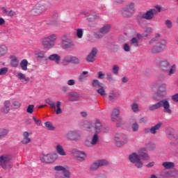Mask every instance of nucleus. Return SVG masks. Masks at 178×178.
Segmentation results:
<instances>
[{"mask_svg":"<svg viewBox=\"0 0 178 178\" xmlns=\"http://www.w3.org/2000/svg\"><path fill=\"white\" fill-rule=\"evenodd\" d=\"M95 134L92 136L91 140L89 139H86L85 140L84 144L88 147V148H92L94 145H97V144H98V141H99V136H98V134L102 131V125L98 119L95 120Z\"/></svg>","mask_w":178,"mask_h":178,"instance_id":"f257e3e1","label":"nucleus"},{"mask_svg":"<svg viewBox=\"0 0 178 178\" xmlns=\"http://www.w3.org/2000/svg\"><path fill=\"white\" fill-rule=\"evenodd\" d=\"M163 108V112L168 113V115H172V109H170V103L168 99H164L159 101V102L150 106L149 107V111H156V109H159V108Z\"/></svg>","mask_w":178,"mask_h":178,"instance_id":"f03ea898","label":"nucleus"},{"mask_svg":"<svg viewBox=\"0 0 178 178\" xmlns=\"http://www.w3.org/2000/svg\"><path fill=\"white\" fill-rule=\"evenodd\" d=\"M58 35L56 34H51L49 36L44 38L42 40V45L46 49H51L56 44Z\"/></svg>","mask_w":178,"mask_h":178,"instance_id":"7ed1b4c3","label":"nucleus"},{"mask_svg":"<svg viewBox=\"0 0 178 178\" xmlns=\"http://www.w3.org/2000/svg\"><path fill=\"white\" fill-rule=\"evenodd\" d=\"M114 140L117 147H123L129 143V136L124 133L119 132L115 135Z\"/></svg>","mask_w":178,"mask_h":178,"instance_id":"20e7f679","label":"nucleus"},{"mask_svg":"<svg viewBox=\"0 0 178 178\" xmlns=\"http://www.w3.org/2000/svg\"><path fill=\"white\" fill-rule=\"evenodd\" d=\"M47 10V5L45 3L41 1L36 3L31 10V15L33 16H40V15H42L44 12Z\"/></svg>","mask_w":178,"mask_h":178,"instance_id":"39448f33","label":"nucleus"},{"mask_svg":"<svg viewBox=\"0 0 178 178\" xmlns=\"http://www.w3.org/2000/svg\"><path fill=\"white\" fill-rule=\"evenodd\" d=\"M166 44H168L166 40L162 39L151 49L150 51L152 54H154V55H158V54L163 52V51L166 49Z\"/></svg>","mask_w":178,"mask_h":178,"instance_id":"423d86ee","label":"nucleus"},{"mask_svg":"<svg viewBox=\"0 0 178 178\" xmlns=\"http://www.w3.org/2000/svg\"><path fill=\"white\" fill-rule=\"evenodd\" d=\"M129 161L131 163H134L138 169H141L144 166V163L141 161V157L136 152L129 154Z\"/></svg>","mask_w":178,"mask_h":178,"instance_id":"0eeeda50","label":"nucleus"},{"mask_svg":"<svg viewBox=\"0 0 178 178\" xmlns=\"http://www.w3.org/2000/svg\"><path fill=\"white\" fill-rule=\"evenodd\" d=\"M156 9H149V10H147L145 13L138 17V23H140L141 20H143V19H145V20H152L155 15H156Z\"/></svg>","mask_w":178,"mask_h":178,"instance_id":"6e6552de","label":"nucleus"},{"mask_svg":"<svg viewBox=\"0 0 178 178\" xmlns=\"http://www.w3.org/2000/svg\"><path fill=\"white\" fill-rule=\"evenodd\" d=\"M44 102L48 104V105H49V106H51L53 109L56 110V115H60V113H63V111L62 110V108H60V105H62V102L60 101H57L55 104V102L49 98H47L44 100Z\"/></svg>","mask_w":178,"mask_h":178,"instance_id":"1a4fd4ad","label":"nucleus"},{"mask_svg":"<svg viewBox=\"0 0 178 178\" xmlns=\"http://www.w3.org/2000/svg\"><path fill=\"white\" fill-rule=\"evenodd\" d=\"M136 12V3L134 2L128 3L122 8V14L124 17H129Z\"/></svg>","mask_w":178,"mask_h":178,"instance_id":"9d476101","label":"nucleus"},{"mask_svg":"<svg viewBox=\"0 0 178 178\" xmlns=\"http://www.w3.org/2000/svg\"><path fill=\"white\" fill-rule=\"evenodd\" d=\"M65 138L70 141H79L81 138V132L78 130L69 131L65 134Z\"/></svg>","mask_w":178,"mask_h":178,"instance_id":"9b49d317","label":"nucleus"},{"mask_svg":"<svg viewBox=\"0 0 178 178\" xmlns=\"http://www.w3.org/2000/svg\"><path fill=\"white\" fill-rule=\"evenodd\" d=\"M61 42L63 49H70V48L76 47V44H74V42L71 40L67 34L61 37Z\"/></svg>","mask_w":178,"mask_h":178,"instance_id":"f8f14e48","label":"nucleus"},{"mask_svg":"<svg viewBox=\"0 0 178 178\" xmlns=\"http://www.w3.org/2000/svg\"><path fill=\"white\" fill-rule=\"evenodd\" d=\"M56 159H58L57 153L44 154L40 157L41 162H43L44 163H54Z\"/></svg>","mask_w":178,"mask_h":178,"instance_id":"ddd939ff","label":"nucleus"},{"mask_svg":"<svg viewBox=\"0 0 178 178\" xmlns=\"http://www.w3.org/2000/svg\"><path fill=\"white\" fill-rule=\"evenodd\" d=\"M12 158L10 155L8 154H3L0 156V165L3 169H6L8 168V165L10 163V160Z\"/></svg>","mask_w":178,"mask_h":178,"instance_id":"4468645a","label":"nucleus"},{"mask_svg":"<svg viewBox=\"0 0 178 178\" xmlns=\"http://www.w3.org/2000/svg\"><path fill=\"white\" fill-rule=\"evenodd\" d=\"M156 95H158V97H161V98H163V97H165V95H166V84L165 83H163L159 88V90L157 91V93ZM156 95H154L152 97L153 99H154L155 101H159V99H158V97H156Z\"/></svg>","mask_w":178,"mask_h":178,"instance_id":"2eb2a0df","label":"nucleus"},{"mask_svg":"<svg viewBox=\"0 0 178 178\" xmlns=\"http://www.w3.org/2000/svg\"><path fill=\"white\" fill-rule=\"evenodd\" d=\"M159 67L163 72H168L170 67V63L167 59H163L159 63Z\"/></svg>","mask_w":178,"mask_h":178,"instance_id":"dca6fc26","label":"nucleus"},{"mask_svg":"<svg viewBox=\"0 0 178 178\" xmlns=\"http://www.w3.org/2000/svg\"><path fill=\"white\" fill-rule=\"evenodd\" d=\"M97 54H98V49L95 47L92 48L90 54L87 56L86 60L92 63L95 60Z\"/></svg>","mask_w":178,"mask_h":178,"instance_id":"f3484780","label":"nucleus"},{"mask_svg":"<svg viewBox=\"0 0 178 178\" xmlns=\"http://www.w3.org/2000/svg\"><path fill=\"white\" fill-rule=\"evenodd\" d=\"M111 29H112V25L109 24H106L102 28L99 29V33L100 34H103V35H105V34H108V33L111 31Z\"/></svg>","mask_w":178,"mask_h":178,"instance_id":"a211bd4d","label":"nucleus"},{"mask_svg":"<svg viewBox=\"0 0 178 178\" xmlns=\"http://www.w3.org/2000/svg\"><path fill=\"white\" fill-rule=\"evenodd\" d=\"M68 99L72 102L79 101L80 98V95H79L76 92H70L67 95Z\"/></svg>","mask_w":178,"mask_h":178,"instance_id":"6ab92c4d","label":"nucleus"},{"mask_svg":"<svg viewBox=\"0 0 178 178\" xmlns=\"http://www.w3.org/2000/svg\"><path fill=\"white\" fill-rule=\"evenodd\" d=\"M48 59L52 62H55L56 65L60 64V56H59L58 54H54L49 56Z\"/></svg>","mask_w":178,"mask_h":178,"instance_id":"aec40b11","label":"nucleus"},{"mask_svg":"<svg viewBox=\"0 0 178 178\" xmlns=\"http://www.w3.org/2000/svg\"><path fill=\"white\" fill-rule=\"evenodd\" d=\"M56 151L57 154H58V155H60L61 156H65L66 155V152L65 151L63 145L59 143L56 145Z\"/></svg>","mask_w":178,"mask_h":178,"instance_id":"412c9836","label":"nucleus"},{"mask_svg":"<svg viewBox=\"0 0 178 178\" xmlns=\"http://www.w3.org/2000/svg\"><path fill=\"white\" fill-rule=\"evenodd\" d=\"M138 155L140 158H143L145 161L149 159V156L147 154V149L145 148H141L138 150Z\"/></svg>","mask_w":178,"mask_h":178,"instance_id":"4be33fe9","label":"nucleus"},{"mask_svg":"<svg viewBox=\"0 0 178 178\" xmlns=\"http://www.w3.org/2000/svg\"><path fill=\"white\" fill-rule=\"evenodd\" d=\"M75 156L78 161H85L87 157V154L84 152L76 151L75 152Z\"/></svg>","mask_w":178,"mask_h":178,"instance_id":"5701e85b","label":"nucleus"},{"mask_svg":"<svg viewBox=\"0 0 178 178\" xmlns=\"http://www.w3.org/2000/svg\"><path fill=\"white\" fill-rule=\"evenodd\" d=\"M23 139L22 140L21 143L22 144H29L31 141V139L29 138L30 134L29 131H24L22 134Z\"/></svg>","mask_w":178,"mask_h":178,"instance_id":"b1692460","label":"nucleus"},{"mask_svg":"<svg viewBox=\"0 0 178 178\" xmlns=\"http://www.w3.org/2000/svg\"><path fill=\"white\" fill-rule=\"evenodd\" d=\"M154 29L152 27L145 28V31L142 34V38H148L149 35L153 33Z\"/></svg>","mask_w":178,"mask_h":178,"instance_id":"393cba45","label":"nucleus"},{"mask_svg":"<svg viewBox=\"0 0 178 178\" xmlns=\"http://www.w3.org/2000/svg\"><path fill=\"white\" fill-rule=\"evenodd\" d=\"M162 127V122H158L156 124L151 127V134H158L159 130Z\"/></svg>","mask_w":178,"mask_h":178,"instance_id":"a878e982","label":"nucleus"},{"mask_svg":"<svg viewBox=\"0 0 178 178\" xmlns=\"http://www.w3.org/2000/svg\"><path fill=\"white\" fill-rule=\"evenodd\" d=\"M35 56L38 60H42V59H44L45 60H47V56H45V51H39L36 52Z\"/></svg>","mask_w":178,"mask_h":178,"instance_id":"bb28decb","label":"nucleus"},{"mask_svg":"<svg viewBox=\"0 0 178 178\" xmlns=\"http://www.w3.org/2000/svg\"><path fill=\"white\" fill-rule=\"evenodd\" d=\"M119 113H120V111L118 108H115L111 114L112 122H116V120H118V118H119Z\"/></svg>","mask_w":178,"mask_h":178,"instance_id":"cd10ccee","label":"nucleus"},{"mask_svg":"<svg viewBox=\"0 0 178 178\" xmlns=\"http://www.w3.org/2000/svg\"><path fill=\"white\" fill-rule=\"evenodd\" d=\"M1 111L4 113H9V111H10V101L6 100L4 102V107L1 108Z\"/></svg>","mask_w":178,"mask_h":178,"instance_id":"c85d7f7f","label":"nucleus"},{"mask_svg":"<svg viewBox=\"0 0 178 178\" xmlns=\"http://www.w3.org/2000/svg\"><path fill=\"white\" fill-rule=\"evenodd\" d=\"M99 14L95 12H92L88 15V20H89V22H94V20H95L96 19H99Z\"/></svg>","mask_w":178,"mask_h":178,"instance_id":"c756f323","label":"nucleus"},{"mask_svg":"<svg viewBox=\"0 0 178 178\" xmlns=\"http://www.w3.org/2000/svg\"><path fill=\"white\" fill-rule=\"evenodd\" d=\"M119 97H120V94H119L118 92H111L108 95V98L112 102H113V101H116Z\"/></svg>","mask_w":178,"mask_h":178,"instance_id":"7c9ffc66","label":"nucleus"},{"mask_svg":"<svg viewBox=\"0 0 178 178\" xmlns=\"http://www.w3.org/2000/svg\"><path fill=\"white\" fill-rule=\"evenodd\" d=\"M8 54V47L5 44L0 45V58Z\"/></svg>","mask_w":178,"mask_h":178,"instance_id":"2f4dec72","label":"nucleus"},{"mask_svg":"<svg viewBox=\"0 0 178 178\" xmlns=\"http://www.w3.org/2000/svg\"><path fill=\"white\" fill-rule=\"evenodd\" d=\"M87 74H88V72L83 71L78 78L79 81L81 83L86 81V80H87Z\"/></svg>","mask_w":178,"mask_h":178,"instance_id":"473e14b6","label":"nucleus"},{"mask_svg":"<svg viewBox=\"0 0 178 178\" xmlns=\"http://www.w3.org/2000/svg\"><path fill=\"white\" fill-rule=\"evenodd\" d=\"M72 55H67L65 56L63 59V64L66 66L67 65H69V63H72Z\"/></svg>","mask_w":178,"mask_h":178,"instance_id":"72a5a7b5","label":"nucleus"},{"mask_svg":"<svg viewBox=\"0 0 178 178\" xmlns=\"http://www.w3.org/2000/svg\"><path fill=\"white\" fill-rule=\"evenodd\" d=\"M162 166L165 169H172L175 168V163L170 161H165L162 163Z\"/></svg>","mask_w":178,"mask_h":178,"instance_id":"f704fd0d","label":"nucleus"},{"mask_svg":"<svg viewBox=\"0 0 178 178\" xmlns=\"http://www.w3.org/2000/svg\"><path fill=\"white\" fill-rule=\"evenodd\" d=\"M28 65H29V61L27 60V59H23L19 63V66L22 70H24V72L27 70Z\"/></svg>","mask_w":178,"mask_h":178,"instance_id":"c9c22d12","label":"nucleus"},{"mask_svg":"<svg viewBox=\"0 0 178 178\" xmlns=\"http://www.w3.org/2000/svg\"><path fill=\"white\" fill-rule=\"evenodd\" d=\"M161 176L164 178L172 177V170H163L161 172Z\"/></svg>","mask_w":178,"mask_h":178,"instance_id":"e433bc0d","label":"nucleus"},{"mask_svg":"<svg viewBox=\"0 0 178 178\" xmlns=\"http://www.w3.org/2000/svg\"><path fill=\"white\" fill-rule=\"evenodd\" d=\"M96 161L99 165V168H101V166H108V165H109V161H108L106 159H100Z\"/></svg>","mask_w":178,"mask_h":178,"instance_id":"4c0bfd02","label":"nucleus"},{"mask_svg":"<svg viewBox=\"0 0 178 178\" xmlns=\"http://www.w3.org/2000/svg\"><path fill=\"white\" fill-rule=\"evenodd\" d=\"M92 86L95 88H101V87L104 86V83L99 82L98 79H95L92 83Z\"/></svg>","mask_w":178,"mask_h":178,"instance_id":"58836bf2","label":"nucleus"},{"mask_svg":"<svg viewBox=\"0 0 178 178\" xmlns=\"http://www.w3.org/2000/svg\"><path fill=\"white\" fill-rule=\"evenodd\" d=\"M83 34H84V30L83 29L79 28L76 29V35L77 38H79V40L83 38Z\"/></svg>","mask_w":178,"mask_h":178,"instance_id":"ea45409f","label":"nucleus"},{"mask_svg":"<svg viewBox=\"0 0 178 178\" xmlns=\"http://www.w3.org/2000/svg\"><path fill=\"white\" fill-rule=\"evenodd\" d=\"M8 133H9L8 129H5L3 128L0 129V140L5 138V137L8 136Z\"/></svg>","mask_w":178,"mask_h":178,"instance_id":"a19ab883","label":"nucleus"},{"mask_svg":"<svg viewBox=\"0 0 178 178\" xmlns=\"http://www.w3.org/2000/svg\"><path fill=\"white\" fill-rule=\"evenodd\" d=\"M131 108L133 112H134V113H137L140 112L139 106H138V104H137V102H134L131 105Z\"/></svg>","mask_w":178,"mask_h":178,"instance_id":"79ce46f5","label":"nucleus"},{"mask_svg":"<svg viewBox=\"0 0 178 178\" xmlns=\"http://www.w3.org/2000/svg\"><path fill=\"white\" fill-rule=\"evenodd\" d=\"M10 65L12 67H17L19 66V60L17 59V57H13L11 59Z\"/></svg>","mask_w":178,"mask_h":178,"instance_id":"37998d69","label":"nucleus"},{"mask_svg":"<svg viewBox=\"0 0 178 178\" xmlns=\"http://www.w3.org/2000/svg\"><path fill=\"white\" fill-rule=\"evenodd\" d=\"M99 169V165H98L97 161H95L90 166V170L91 172H95V170H98Z\"/></svg>","mask_w":178,"mask_h":178,"instance_id":"c03bdc74","label":"nucleus"},{"mask_svg":"<svg viewBox=\"0 0 178 178\" xmlns=\"http://www.w3.org/2000/svg\"><path fill=\"white\" fill-rule=\"evenodd\" d=\"M17 77L19 80H24V81H30V78L26 77V75L22 72L17 74Z\"/></svg>","mask_w":178,"mask_h":178,"instance_id":"a18cd8bd","label":"nucleus"},{"mask_svg":"<svg viewBox=\"0 0 178 178\" xmlns=\"http://www.w3.org/2000/svg\"><path fill=\"white\" fill-rule=\"evenodd\" d=\"M97 92H98L99 95H101L104 98L106 97V93L105 92V88L104 87V86L99 88V89H97Z\"/></svg>","mask_w":178,"mask_h":178,"instance_id":"49530a36","label":"nucleus"},{"mask_svg":"<svg viewBox=\"0 0 178 178\" xmlns=\"http://www.w3.org/2000/svg\"><path fill=\"white\" fill-rule=\"evenodd\" d=\"M177 67V66L175 64L172 65L168 71V75L172 76V74H175Z\"/></svg>","mask_w":178,"mask_h":178,"instance_id":"de8ad7c7","label":"nucleus"},{"mask_svg":"<svg viewBox=\"0 0 178 178\" xmlns=\"http://www.w3.org/2000/svg\"><path fill=\"white\" fill-rule=\"evenodd\" d=\"M130 42L134 47H137L139 46V42L137 38H133L132 39H131Z\"/></svg>","mask_w":178,"mask_h":178,"instance_id":"09e8293b","label":"nucleus"},{"mask_svg":"<svg viewBox=\"0 0 178 178\" xmlns=\"http://www.w3.org/2000/svg\"><path fill=\"white\" fill-rule=\"evenodd\" d=\"M44 126H45V127H47V129L48 130H51V131L55 130V128H54V125H52V124L49 122H46L44 123Z\"/></svg>","mask_w":178,"mask_h":178,"instance_id":"8fccbe9b","label":"nucleus"},{"mask_svg":"<svg viewBox=\"0 0 178 178\" xmlns=\"http://www.w3.org/2000/svg\"><path fill=\"white\" fill-rule=\"evenodd\" d=\"M131 129L134 133H137L140 129V125L137 122H134L131 126Z\"/></svg>","mask_w":178,"mask_h":178,"instance_id":"3c124183","label":"nucleus"},{"mask_svg":"<svg viewBox=\"0 0 178 178\" xmlns=\"http://www.w3.org/2000/svg\"><path fill=\"white\" fill-rule=\"evenodd\" d=\"M4 13H6V15H7V16H15V15H16V13L12 10H6L4 9Z\"/></svg>","mask_w":178,"mask_h":178,"instance_id":"603ef678","label":"nucleus"},{"mask_svg":"<svg viewBox=\"0 0 178 178\" xmlns=\"http://www.w3.org/2000/svg\"><path fill=\"white\" fill-rule=\"evenodd\" d=\"M164 24L166 26L167 29H172V27H173V23L170 19H166Z\"/></svg>","mask_w":178,"mask_h":178,"instance_id":"864d4df0","label":"nucleus"},{"mask_svg":"<svg viewBox=\"0 0 178 178\" xmlns=\"http://www.w3.org/2000/svg\"><path fill=\"white\" fill-rule=\"evenodd\" d=\"M155 147H156L155 143L152 142H149V143L147 144V148L150 151L155 149Z\"/></svg>","mask_w":178,"mask_h":178,"instance_id":"5fc2aeb1","label":"nucleus"},{"mask_svg":"<svg viewBox=\"0 0 178 178\" xmlns=\"http://www.w3.org/2000/svg\"><path fill=\"white\" fill-rule=\"evenodd\" d=\"M86 129L87 131H92V129H94V124L91 122H89Z\"/></svg>","mask_w":178,"mask_h":178,"instance_id":"6e6d98bb","label":"nucleus"},{"mask_svg":"<svg viewBox=\"0 0 178 178\" xmlns=\"http://www.w3.org/2000/svg\"><path fill=\"white\" fill-rule=\"evenodd\" d=\"M119 69H120V67H118V65H114L113 66V74H115L116 76H118V74H119Z\"/></svg>","mask_w":178,"mask_h":178,"instance_id":"4d7b16f0","label":"nucleus"},{"mask_svg":"<svg viewBox=\"0 0 178 178\" xmlns=\"http://www.w3.org/2000/svg\"><path fill=\"white\" fill-rule=\"evenodd\" d=\"M65 177L66 178H71L72 177V174L70 173V171L67 170V168H65V170L63 172Z\"/></svg>","mask_w":178,"mask_h":178,"instance_id":"13d9d810","label":"nucleus"},{"mask_svg":"<svg viewBox=\"0 0 178 178\" xmlns=\"http://www.w3.org/2000/svg\"><path fill=\"white\" fill-rule=\"evenodd\" d=\"M71 63H73L74 65H79V63H80V59L76 56H72Z\"/></svg>","mask_w":178,"mask_h":178,"instance_id":"bf43d9fd","label":"nucleus"},{"mask_svg":"<svg viewBox=\"0 0 178 178\" xmlns=\"http://www.w3.org/2000/svg\"><path fill=\"white\" fill-rule=\"evenodd\" d=\"M66 168L63 165H57L54 167V170L56 172H63Z\"/></svg>","mask_w":178,"mask_h":178,"instance_id":"052dcab7","label":"nucleus"},{"mask_svg":"<svg viewBox=\"0 0 178 178\" xmlns=\"http://www.w3.org/2000/svg\"><path fill=\"white\" fill-rule=\"evenodd\" d=\"M27 113H33L34 112V105L30 104L26 108Z\"/></svg>","mask_w":178,"mask_h":178,"instance_id":"680f3d73","label":"nucleus"},{"mask_svg":"<svg viewBox=\"0 0 178 178\" xmlns=\"http://www.w3.org/2000/svg\"><path fill=\"white\" fill-rule=\"evenodd\" d=\"M8 67L0 68V76H3V74H6L8 73Z\"/></svg>","mask_w":178,"mask_h":178,"instance_id":"e2e57ef3","label":"nucleus"},{"mask_svg":"<svg viewBox=\"0 0 178 178\" xmlns=\"http://www.w3.org/2000/svg\"><path fill=\"white\" fill-rule=\"evenodd\" d=\"M95 178H108V175H106L105 173H99L96 175Z\"/></svg>","mask_w":178,"mask_h":178,"instance_id":"0e129e2a","label":"nucleus"},{"mask_svg":"<svg viewBox=\"0 0 178 178\" xmlns=\"http://www.w3.org/2000/svg\"><path fill=\"white\" fill-rule=\"evenodd\" d=\"M13 105H14L16 108H20V106H22V104H20L19 101L16 99L13 100Z\"/></svg>","mask_w":178,"mask_h":178,"instance_id":"69168bd1","label":"nucleus"},{"mask_svg":"<svg viewBox=\"0 0 178 178\" xmlns=\"http://www.w3.org/2000/svg\"><path fill=\"white\" fill-rule=\"evenodd\" d=\"M67 86H76V81L74 79H70L67 82Z\"/></svg>","mask_w":178,"mask_h":178,"instance_id":"338daca9","label":"nucleus"},{"mask_svg":"<svg viewBox=\"0 0 178 178\" xmlns=\"http://www.w3.org/2000/svg\"><path fill=\"white\" fill-rule=\"evenodd\" d=\"M171 177H178V171L176 170H171Z\"/></svg>","mask_w":178,"mask_h":178,"instance_id":"774afa93","label":"nucleus"}]
</instances>
